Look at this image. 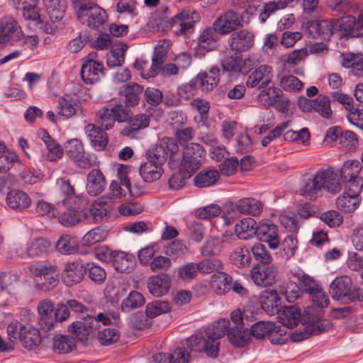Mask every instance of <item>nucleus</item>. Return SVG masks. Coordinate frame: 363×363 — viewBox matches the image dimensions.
Here are the masks:
<instances>
[{"label": "nucleus", "instance_id": "6ab92c4d", "mask_svg": "<svg viewBox=\"0 0 363 363\" xmlns=\"http://www.w3.org/2000/svg\"><path fill=\"white\" fill-rule=\"evenodd\" d=\"M273 77L272 68L270 66L260 65L247 77L246 84L249 87H258L263 89L267 87Z\"/></svg>", "mask_w": 363, "mask_h": 363}, {"label": "nucleus", "instance_id": "473e14b6", "mask_svg": "<svg viewBox=\"0 0 363 363\" xmlns=\"http://www.w3.org/2000/svg\"><path fill=\"white\" fill-rule=\"evenodd\" d=\"M114 255L113 266L116 271L122 273L133 271L136 263L134 255L121 251H116Z\"/></svg>", "mask_w": 363, "mask_h": 363}, {"label": "nucleus", "instance_id": "0e129e2a", "mask_svg": "<svg viewBox=\"0 0 363 363\" xmlns=\"http://www.w3.org/2000/svg\"><path fill=\"white\" fill-rule=\"evenodd\" d=\"M119 332L111 328H106L99 330L97 334L98 340L102 345H112L119 340Z\"/></svg>", "mask_w": 363, "mask_h": 363}, {"label": "nucleus", "instance_id": "a878e982", "mask_svg": "<svg viewBox=\"0 0 363 363\" xmlns=\"http://www.w3.org/2000/svg\"><path fill=\"white\" fill-rule=\"evenodd\" d=\"M84 130L95 150L100 151L106 148L108 142V138L106 133L101 128L90 123L85 126Z\"/></svg>", "mask_w": 363, "mask_h": 363}, {"label": "nucleus", "instance_id": "393cba45", "mask_svg": "<svg viewBox=\"0 0 363 363\" xmlns=\"http://www.w3.org/2000/svg\"><path fill=\"white\" fill-rule=\"evenodd\" d=\"M230 208L233 211L239 212L242 214H250L256 216L262 213V204L255 199L243 198L238 200L235 203H232Z\"/></svg>", "mask_w": 363, "mask_h": 363}, {"label": "nucleus", "instance_id": "09e8293b", "mask_svg": "<svg viewBox=\"0 0 363 363\" xmlns=\"http://www.w3.org/2000/svg\"><path fill=\"white\" fill-rule=\"evenodd\" d=\"M313 111L324 118H330L333 114L330 98L328 96L318 95L314 99Z\"/></svg>", "mask_w": 363, "mask_h": 363}, {"label": "nucleus", "instance_id": "69168bd1", "mask_svg": "<svg viewBox=\"0 0 363 363\" xmlns=\"http://www.w3.org/2000/svg\"><path fill=\"white\" fill-rule=\"evenodd\" d=\"M280 86L286 91L296 92L303 89V84L294 75H284L280 79Z\"/></svg>", "mask_w": 363, "mask_h": 363}, {"label": "nucleus", "instance_id": "20e7f679", "mask_svg": "<svg viewBox=\"0 0 363 363\" xmlns=\"http://www.w3.org/2000/svg\"><path fill=\"white\" fill-rule=\"evenodd\" d=\"M73 6L78 19L91 28L99 29L107 21L105 10L93 2L74 0Z\"/></svg>", "mask_w": 363, "mask_h": 363}, {"label": "nucleus", "instance_id": "774afa93", "mask_svg": "<svg viewBox=\"0 0 363 363\" xmlns=\"http://www.w3.org/2000/svg\"><path fill=\"white\" fill-rule=\"evenodd\" d=\"M96 122L106 130L111 129L116 123L114 116L108 108H102L97 114Z\"/></svg>", "mask_w": 363, "mask_h": 363}, {"label": "nucleus", "instance_id": "2eb2a0df", "mask_svg": "<svg viewBox=\"0 0 363 363\" xmlns=\"http://www.w3.org/2000/svg\"><path fill=\"white\" fill-rule=\"evenodd\" d=\"M38 323L44 332L52 330L55 328V309L53 303L45 299L38 304Z\"/></svg>", "mask_w": 363, "mask_h": 363}, {"label": "nucleus", "instance_id": "4d7b16f0", "mask_svg": "<svg viewBox=\"0 0 363 363\" xmlns=\"http://www.w3.org/2000/svg\"><path fill=\"white\" fill-rule=\"evenodd\" d=\"M29 272L36 277H48L57 274V267L52 264H40L36 263L31 264L29 268Z\"/></svg>", "mask_w": 363, "mask_h": 363}, {"label": "nucleus", "instance_id": "1a4fd4ad", "mask_svg": "<svg viewBox=\"0 0 363 363\" xmlns=\"http://www.w3.org/2000/svg\"><path fill=\"white\" fill-rule=\"evenodd\" d=\"M362 169L361 163L357 160H347L344 162L339 171H335L338 174L340 183L345 184L346 187L351 188L358 183L360 184V189H363V178L359 176Z\"/></svg>", "mask_w": 363, "mask_h": 363}, {"label": "nucleus", "instance_id": "f257e3e1", "mask_svg": "<svg viewBox=\"0 0 363 363\" xmlns=\"http://www.w3.org/2000/svg\"><path fill=\"white\" fill-rule=\"evenodd\" d=\"M230 327L228 319L218 320L208 326L203 333H196L186 340L187 347L196 352H204L208 357H218L220 351V340L226 333L229 341L238 347H242L250 342V333L245 326Z\"/></svg>", "mask_w": 363, "mask_h": 363}, {"label": "nucleus", "instance_id": "c85d7f7f", "mask_svg": "<svg viewBox=\"0 0 363 363\" xmlns=\"http://www.w3.org/2000/svg\"><path fill=\"white\" fill-rule=\"evenodd\" d=\"M170 278L167 274L152 276L147 281L150 293L156 296H162L167 293L170 288Z\"/></svg>", "mask_w": 363, "mask_h": 363}, {"label": "nucleus", "instance_id": "39448f33", "mask_svg": "<svg viewBox=\"0 0 363 363\" xmlns=\"http://www.w3.org/2000/svg\"><path fill=\"white\" fill-rule=\"evenodd\" d=\"M110 318L102 313L96 315L87 314L83 316V320L73 322L68 328V330L74 334L76 338L80 342H85L91 333H95L103 325H110Z\"/></svg>", "mask_w": 363, "mask_h": 363}, {"label": "nucleus", "instance_id": "bb28decb", "mask_svg": "<svg viewBox=\"0 0 363 363\" xmlns=\"http://www.w3.org/2000/svg\"><path fill=\"white\" fill-rule=\"evenodd\" d=\"M86 181L87 193L92 196L101 194L106 186L105 177L99 169H91L87 174Z\"/></svg>", "mask_w": 363, "mask_h": 363}, {"label": "nucleus", "instance_id": "f704fd0d", "mask_svg": "<svg viewBox=\"0 0 363 363\" xmlns=\"http://www.w3.org/2000/svg\"><path fill=\"white\" fill-rule=\"evenodd\" d=\"M259 225L252 218H245L235 225V230L238 238L249 240L256 234L258 235Z\"/></svg>", "mask_w": 363, "mask_h": 363}, {"label": "nucleus", "instance_id": "dca6fc26", "mask_svg": "<svg viewBox=\"0 0 363 363\" xmlns=\"http://www.w3.org/2000/svg\"><path fill=\"white\" fill-rule=\"evenodd\" d=\"M150 122V115L138 113L130 117L128 124L121 130V135L130 138H138L141 130L147 128Z\"/></svg>", "mask_w": 363, "mask_h": 363}, {"label": "nucleus", "instance_id": "37998d69", "mask_svg": "<svg viewBox=\"0 0 363 363\" xmlns=\"http://www.w3.org/2000/svg\"><path fill=\"white\" fill-rule=\"evenodd\" d=\"M220 178L219 172L216 169H203L194 178V184L199 188H206L214 185Z\"/></svg>", "mask_w": 363, "mask_h": 363}, {"label": "nucleus", "instance_id": "5fc2aeb1", "mask_svg": "<svg viewBox=\"0 0 363 363\" xmlns=\"http://www.w3.org/2000/svg\"><path fill=\"white\" fill-rule=\"evenodd\" d=\"M232 278L226 273H220L217 276L213 277L211 287L213 291L218 295L225 294L229 289V284L231 282Z\"/></svg>", "mask_w": 363, "mask_h": 363}, {"label": "nucleus", "instance_id": "e433bc0d", "mask_svg": "<svg viewBox=\"0 0 363 363\" xmlns=\"http://www.w3.org/2000/svg\"><path fill=\"white\" fill-rule=\"evenodd\" d=\"M277 314L279 322L289 328L296 327L301 319V311L295 306H285Z\"/></svg>", "mask_w": 363, "mask_h": 363}, {"label": "nucleus", "instance_id": "2f4dec72", "mask_svg": "<svg viewBox=\"0 0 363 363\" xmlns=\"http://www.w3.org/2000/svg\"><path fill=\"white\" fill-rule=\"evenodd\" d=\"M13 6L22 11L25 19L37 21L40 18L38 7L39 0H12Z\"/></svg>", "mask_w": 363, "mask_h": 363}, {"label": "nucleus", "instance_id": "4c0bfd02", "mask_svg": "<svg viewBox=\"0 0 363 363\" xmlns=\"http://www.w3.org/2000/svg\"><path fill=\"white\" fill-rule=\"evenodd\" d=\"M342 65L350 68L354 75L363 76V55L353 53L341 54Z\"/></svg>", "mask_w": 363, "mask_h": 363}, {"label": "nucleus", "instance_id": "c756f323", "mask_svg": "<svg viewBox=\"0 0 363 363\" xmlns=\"http://www.w3.org/2000/svg\"><path fill=\"white\" fill-rule=\"evenodd\" d=\"M6 202L10 208L22 211L30 206L31 199L26 192L14 189L7 194Z\"/></svg>", "mask_w": 363, "mask_h": 363}, {"label": "nucleus", "instance_id": "6e6552de", "mask_svg": "<svg viewBox=\"0 0 363 363\" xmlns=\"http://www.w3.org/2000/svg\"><path fill=\"white\" fill-rule=\"evenodd\" d=\"M203 157L204 150L201 145L194 143L186 145L179 164L181 169L194 174L201 167Z\"/></svg>", "mask_w": 363, "mask_h": 363}, {"label": "nucleus", "instance_id": "3c124183", "mask_svg": "<svg viewBox=\"0 0 363 363\" xmlns=\"http://www.w3.org/2000/svg\"><path fill=\"white\" fill-rule=\"evenodd\" d=\"M145 303V298L140 292L133 291L127 298L121 303V310L125 313H128L133 309L142 306Z\"/></svg>", "mask_w": 363, "mask_h": 363}, {"label": "nucleus", "instance_id": "49530a36", "mask_svg": "<svg viewBox=\"0 0 363 363\" xmlns=\"http://www.w3.org/2000/svg\"><path fill=\"white\" fill-rule=\"evenodd\" d=\"M229 259L239 268L248 267L251 262L250 252L246 247H238L230 253Z\"/></svg>", "mask_w": 363, "mask_h": 363}, {"label": "nucleus", "instance_id": "338daca9", "mask_svg": "<svg viewBox=\"0 0 363 363\" xmlns=\"http://www.w3.org/2000/svg\"><path fill=\"white\" fill-rule=\"evenodd\" d=\"M251 251L254 258L259 262V264H269L271 263L272 257L264 245L261 243L255 244L252 247Z\"/></svg>", "mask_w": 363, "mask_h": 363}, {"label": "nucleus", "instance_id": "864d4df0", "mask_svg": "<svg viewBox=\"0 0 363 363\" xmlns=\"http://www.w3.org/2000/svg\"><path fill=\"white\" fill-rule=\"evenodd\" d=\"M274 329V323L270 321H259L251 325L250 336L257 340L269 337V333Z\"/></svg>", "mask_w": 363, "mask_h": 363}, {"label": "nucleus", "instance_id": "9d476101", "mask_svg": "<svg viewBox=\"0 0 363 363\" xmlns=\"http://www.w3.org/2000/svg\"><path fill=\"white\" fill-rule=\"evenodd\" d=\"M242 16L231 9L222 13L213 22L220 35H227L242 27Z\"/></svg>", "mask_w": 363, "mask_h": 363}, {"label": "nucleus", "instance_id": "58836bf2", "mask_svg": "<svg viewBox=\"0 0 363 363\" xmlns=\"http://www.w3.org/2000/svg\"><path fill=\"white\" fill-rule=\"evenodd\" d=\"M55 247L62 255H73L79 250V240L75 236L65 234L60 237Z\"/></svg>", "mask_w": 363, "mask_h": 363}, {"label": "nucleus", "instance_id": "423d86ee", "mask_svg": "<svg viewBox=\"0 0 363 363\" xmlns=\"http://www.w3.org/2000/svg\"><path fill=\"white\" fill-rule=\"evenodd\" d=\"M329 294L337 301H363V291L353 286L352 279L347 276L335 279L330 284Z\"/></svg>", "mask_w": 363, "mask_h": 363}, {"label": "nucleus", "instance_id": "bf43d9fd", "mask_svg": "<svg viewBox=\"0 0 363 363\" xmlns=\"http://www.w3.org/2000/svg\"><path fill=\"white\" fill-rule=\"evenodd\" d=\"M192 174V173H189L188 171L182 170L179 166L178 172L174 173L169 179L168 184L169 188L172 190H178L184 187L186 180L189 179Z\"/></svg>", "mask_w": 363, "mask_h": 363}, {"label": "nucleus", "instance_id": "72a5a7b5", "mask_svg": "<svg viewBox=\"0 0 363 363\" xmlns=\"http://www.w3.org/2000/svg\"><path fill=\"white\" fill-rule=\"evenodd\" d=\"M139 173L144 182L150 183L160 179L163 168L152 160H147L140 165Z\"/></svg>", "mask_w": 363, "mask_h": 363}, {"label": "nucleus", "instance_id": "c03bdc74", "mask_svg": "<svg viewBox=\"0 0 363 363\" xmlns=\"http://www.w3.org/2000/svg\"><path fill=\"white\" fill-rule=\"evenodd\" d=\"M77 106L75 100L69 94H64L57 100V114L65 118H70L76 113Z\"/></svg>", "mask_w": 363, "mask_h": 363}, {"label": "nucleus", "instance_id": "aec40b11", "mask_svg": "<svg viewBox=\"0 0 363 363\" xmlns=\"http://www.w3.org/2000/svg\"><path fill=\"white\" fill-rule=\"evenodd\" d=\"M18 337L22 346L29 350L37 348L42 340L39 330L28 324L20 325Z\"/></svg>", "mask_w": 363, "mask_h": 363}, {"label": "nucleus", "instance_id": "b1692460", "mask_svg": "<svg viewBox=\"0 0 363 363\" xmlns=\"http://www.w3.org/2000/svg\"><path fill=\"white\" fill-rule=\"evenodd\" d=\"M84 267L77 262L67 263L63 269L62 279L67 286H71L79 283L84 275Z\"/></svg>", "mask_w": 363, "mask_h": 363}, {"label": "nucleus", "instance_id": "c9c22d12", "mask_svg": "<svg viewBox=\"0 0 363 363\" xmlns=\"http://www.w3.org/2000/svg\"><path fill=\"white\" fill-rule=\"evenodd\" d=\"M50 246L48 240L43 238H38L28 244L25 250V255L29 258L43 257L48 253Z\"/></svg>", "mask_w": 363, "mask_h": 363}, {"label": "nucleus", "instance_id": "8fccbe9b", "mask_svg": "<svg viewBox=\"0 0 363 363\" xmlns=\"http://www.w3.org/2000/svg\"><path fill=\"white\" fill-rule=\"evenodd\" d=\"M293 2V0H276L265 4L259 13V18L262 23L266 21L269 16L277 10L283 9Z\"/></svg>", "mask_w": 363, "mask_h": 363}, {"label": "nucleus", "instance_id": "4468645a", "mask_svg": "<svg viewBox=\"0 0 363 363\" xmlns=\"http://www.w3.org/2000/svg\"><path fill=\"white\" fill-rule=\"evenodd\" d=\"M112 211V201L101 198L91 206L89 210L84 211V218L87 223H99L106 220Z\"/></svg>", "mask_w": 363, "mask_h": 363}, {"label": "nucleus", "instance_id": "ea45409f", "mask_svg": "<svg viewBox=\"0 0 363 363\" xmlns=\"http://www.w3.org/2000/svg\"><path fill=\"white\" fill-rule=\"evenodd\" d=\"M143 90V86L138 84L123 85L119 94L124 97V102L128 106H134L138 104L139 96Z\"/></svg>", "mask_w": 363, "mask_h": 363}, {"label": "nucleus", "instance_id": "7c9ffc66", "mask_svg": "<svg viewBox=\"0 0 363 363\" xmlns=\"http://www.w3.org/2000/svg\"><path fill=\"white\" fill-rule=\"evenodd\" d=\"M232 234H223L222 237H213L207 240L202 246L201 250L203 256L218 255L223 247L225 242H229Z\"/></svg>", "mask_w": 363, "mask_h": 363}, {"label": "nucleus", "instance_id": "de8ad7c7", "mask_svg": "<svg viewBox=\"0 0 363 363\" xmlns=\"http://www.w3.org/2000/svg\"><path fill=\"white\" fill-rule=\"evenodd\" d=\"M164 253L174 259H177L189 253V247L182 240H174L164 247Z\"/></svg>", "mask_w": 363, "mask_h": 363}, {"label": "nucleus", "instance_id": "603ef678", "mask_svg": "<svg viewBox=\"0 0 363 363\" xmlns=\"http://www.w3.org/2000/svg\"><path fill=\"white\" fill-rule=\"evenodd\" d=\"M84 211L68 208L59 216L60 223L66 227H70L84 220Z\"/></svg>", "mask_w": 363, "mask_h": 363}, {"label": "nucleus", "instance_id": "a18cd8bd", "mask_svg": "<svg viewBox=\"0 0 363 363\" xmlns=\"http://www.w3.org/2000/svg\"><path fill=\"white\" fill-rule=\"evenodd\" d=\"M218 34L213 26L205 28L198 39V50H211L218 40Z\"/></svg>", "mask_w": 363, "mask_h": 363}, {"label": "nucleus", "instance_id": "680f3d73", "mask_svg": "<svg viewBox=\"0 0 363 363\" xmlns=\"http://www.w3.org/2000/svg\"><path fill=\"white\" fill-rule=\"evenodd\" d=\"M108 235V230L103 227H96L91 229L83 238L85 244L92 245L104 241Z\"/></svg>", "mask_w": 363, "mask_h": 363}, {"label": "nucleus", "instance_id": "5701e85b", "mask_svg": "<svg viewBox=\"0 0 363 363\" xmlns=\"http://www.w3.org/2000/svg\"><path fill=\"white\" fill-rule=\"evenodd\" d=\"M258 235L260 240L267 242L271 249H277L280 245V238L277 226L271 221H263L259 223Z\"/></svg>", "mask_w": 363, "mask_h": 363}, {"label": "nucleus", "instance_id": "f3484780", "mask_svg": "<svg viewBox=\"0 0 363 363\" xmlns=\"http://www.w3.org/2000/svg\"><path fill=\"white\" fill-rule=\"evenodd\" d=\"M24 33L18 23L13 18H6L0 23V43L18 41Z\"/></svg>", "mask_w": 363, "mask_h": 363}, {"label": "nucleus", "instance_id": "79ce46f5", "mask_svg": "<svg viewBox=\"0 0 363 363\" xmlns=\"http://www.w3.org/2000/svg\"><path fill=\"white\" fill-rule=\"evenodd\" d=\"M43 2L52 21L62 19L67 9L66 0H43Z\"/></svg>", "mask_w": 363, "mask_h": 363}, {"label": "nucleus", "instance_id": "6e6d98bb", "mask_svg": "<svg viewBox=\"0 0 363 363\" xmlns=\"http://www.w3.org/2000/svg\"><path fill=\"white\" fill-rule=\"evenodd\" d=\"M128 49L125 45H121L119 47L113 48L107 58V65L108 67H115L121 66L125 61V54Z\"/></svg>", "mask_w": 363, "mask_h": 363}, {"label": "nucleus", "instance_id": "f8f14e48", "mask_svg": "<svg viewBox=\"0 0 363 363\" xmlns=\"http://www.w3.org/2000/svg\"><path fill=\"white\" fill-rule=\"evenodd\" d=\"M362 190L358 182L351 188L345 186L344 192L336 199L337 208L344 213L354 212L360 203L359 194Z\"/></svg>", "mask_w": 363, "mask_h": 363}, {"label": "nucleus", "instance_id": "412c9836", "mask_svg": "<svg viewBox=\"0 0 363 363\" xmlns=\"http://www.w3.org/2000/svg\"><path fill=\"white\" fill-rule=\"evenodd\" d=\"M254 34L247 30L235 32L230 36L228 43L230 49L235 52H245L254 44Z\"/></svg>", "mask_w": 363, "mask_h": 363}, {"label": "nucleus", "instance_id": "f03ea898", "mask_svg": "<svg viewBox=\"0 0 363 363\" xmlns=\"http://www.w3.org/2000/svg\"><path fill=\"white\" fill-rule=\"evenodd\" d=\"M338 174L332 168L319 169L315 174L303 176L300 186V194L310 200L315 199L322 194V190L335 194L340 191Z\"/></svg>", "mask_w": 363, "mask_h": 363}, {"label": "nucleus", "instance_id": "7ed1b4c3", "mask_svg": "<svg viewBox=\"0 0 363 363\" xmlns=\"http://www.w3.org/2000/svg\"><path fill=\"white\" fill-rule=\"evenodd\" d=\"M308 24L310 32L313 33L314 37L316 35L323 39L329 38L337 29L342 31L343 35L355 37L360 35V29L363 28V10L357 17L349 15L341 22L322 20L312 21Z\"/></svg>", "mask_w": 363, "mask_h": 363}, {"label": "nucleus", "instance_id": "052dcab7", "mask_svg": "<svg viewBox=\"0 0 363 363\" xmlns=\"http://www.w3.org/2000/svg\"><path fill=\"white\" fill-rule=\"evenodd\" d=\"M16 163H21L16 153L13 152L0 153V174L7 173Z\"/></svg>", "mask_w": 363, "mask_h": 363}, {"label": "nucleus", "instance_id": "a19ab883", "mask_svg": "<svg viewBox=\"0 0 363 363\" xmlns=\"http://www.w3.org/2000/svg\"><path fill=\"white\" fill-rule=\"evenodd\" d=\"M76 347L74 338L67 335H56L52 338V350L59 354H67Z\"/></svg>", "mask_w": 363, "mask_h": 363}, {"label": "nucleus", "instance_id": "0eeeda50", "mask_svg": "<svg viewBox=\"0 0 363 363\" xmlns=\"http://www.w3.org/2000/svg\"><path fill=\"white\" fill-rule=\"evenodd\" d=\"M179 150V146L175 139L164 138L159 144L150 148L147 152V160H152L155 163L163 166L167 160L168 153L169 155V165L171 168L176 166L174 162L175 155Z\"/></svg>", "mask_w": 363, "mask_h": 363}, {"label": "nucleus", "instance_id": "4be33fe9", "mask_svg": "<svg viewBox=\"0 0 363 363\" xmlns=\"http://www.w3.org/2000/svg\"><path fill=\"white\" fill-rule=\"evenodd\" d=\"M262 308L269 315L278 313L281 308V301L276 290H264L259 296Z\"/></svg>", "mask_w": 363, "mask_h": 363}, {"label": "nucleus", "instance_id": "9b49d317", "mask_svg": "<svg viewBox=\"0 0 363 363\" xmlns=\"http://www.w3.org/2000/svg\"><path fill=\"white\" fill-rule=\"evenodd\" d=\"M199 18L197 12L184 10L171 18V28L177 34L187 35L193 31L194 24Z\"/></svg>", "mask_w": 363, "mask_h": 363}, {"label": "nucleus", "instance_id": "a211bd4d", "mask_svg": "<svg viewBox=\"0 0 363 363\" xmlns=\"http://www.w3.org/2000/svg\"><path fill=\"white\" fill-rule=\"evenodd\" d=\"M105 74V68L102 62L96 60H86L82 66L81 77L87 84L99 82Z\"/></svg>", "mask_w": 363, "mask_h": 363}, {"label": "nucleus", "instance_id": "13d9d810", "mask_svg": "<svg viewBox=\"0 0 363 363\" xmlns=\"http://www.w3.org/2000/svg\"><path fill=\"white\" fill-rule=\"evenodd\" d=\"M85 273L93 281L101 284L104 281L106 273L103 267L94 262L86 263L84 266Z\"/></svg>", "mask_w": 363, "mask_h": 363}, {"label": "nucleus", "instance_id": "e2e57ef3", "mask_svg": "<svg viewBox=\"0 0 363 363\" xmlns=\"http://www.w3.org/2000/svg\"><path fill=\"white\" fill-rule=\"evenodd\" d=\"M170 311V304L167 301H155L146 306L145 313L147 316L155 318Z\"/></svg>", "mask_w": 363, "mask_h": 363}, {"label": "nucleus", "instance_id": "ddd939ff", "mask_svg": "<svg viewBox=\"0 0 363 363\" xmlns=\"http://www.w3.org/2000/svg\"><path fill=\"white\" fill-rule=\"evenodd\" d=\"M278 271L276 267L269 264H256L250 272L253 282L262 287L272 286L275 283Z\"/></svg>", "mask_w": 363, "mask_h": 363}, {"label": "nucleus", "instance_id": "cd10ccee", "mask_svg": "<svg viewBox=\"0 0 363 363\" xmlns=\"http://www.w3.org/2000/svg\"><path fill=\"white\" fill-rule=\"evenodd\" d=\"M220 69L217 67H212L209 72H203L198 74L194 79V82L203 91L213 90L219 82Z\"/></svg>", "mask_w": 363, "mask_h": 363}]
</instances>
